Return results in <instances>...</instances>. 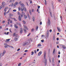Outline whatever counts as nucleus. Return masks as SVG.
<instances>
[{
    "label": "nucleus",
    "mask_w": 66,
    "mask_h": 66,
    "mask_svg": "<svg viewBox=\"0 0 66 66\" xmlns=\"http://www.w3.org/2000/svg\"><path fill=\"white\" fill-rule=\"evenodd\" d=\"M21 11H23V9L24 7V5L23 3H22L21 4Z\"/></svg>",
    "instance_id": "obj_1"
},
{
    "label": "nucleus",
    "mask_w": 66,
    "mask_h": 66,
    "mask_svg": "<svg viewBox=\"0 0 66 66\" xmlns=\"http://www.w3.org/2000/svg\"><path fill=\"white\" fill-rule=\"evenodd\" d=\"M18 38V35H17L14 38V40L15 41H17V39Z\"/></svg>",
    "instance_id": "obj_2"
},
{
    "label": "nucleus",
    "mask_w": 66,
    "mask_h": 66,
    "mask_svg": "<svg viewBox=\"0 0 66 66\" xmlns=\"http://www.w3.org/2000/svg\"><path fill=\"white\" fill-rule=\"evenodd\" d=\"M46 36L47 37L46 38V39H47V38H48V37H49V30H47V31L46 33Z\"/></svg>",
    "instance_id": "obj_3"
},
{
    "label": "nucleus",
    "mask_w": 66,
    "mask_h": 66,
    "mask_svg": "<svg viewBox=\"0 0 66 66\" xmlns=\"http://www.w3.org/2000/svg\"><path fill=\"white\" fill-rule=\"evenodd\" d=\"M28 42H24L22 44L23 46H25L26 45H27L28 44Z\"/></svg>",
    "instance_id": "obj_4"
},
{
    "label": "nucleus",
    "mask_w": 66,
    "mask_h": 66,
    "mask_svg": "<svg viewBox=\"0 0 66 66\" xmlns=\"http://www.w3.org/2000/svg\"><path fill=\"white\" fill-rule=\"evenodd\" d=\"M44 59H46V51H44Z\"/></svg>",
    "instance_id": "obj_5"
},
{
    "label": "nucleus",
    "mask_w": 66,
    "mask_h": 66,
    "mask_svg": "<svg viewBox=\"0 0 66 66\" xmlns=\"http://www.w3.org/2000/svg\"><path fill=\"white\" fill-rule=\"evenodd\" d=\"M22 32H23V29L22 28H21L20 29V34H22Z\"/></svg>",
    "instance_id": "obj_6"
},
{
    "label": "nucleus",
    "mask_w": 66,
    "mask_h": 66,
    "mask_svg": "<svg viewBox=\"0 0 66 66\" xmlns=\"http://www.w3.org/2000/svg\"><path fill=\"white\" fill-rule=\"evenodd\" d=\"M50 21L49 19H48V21L47 22V24L48 25H50Z\"/></svg>",
    "instance_id": "obj_7"
},
{
    "label": "nucleus",
    "mask_w": 66,
    "mask_h": 66,
    "mask_svg": "<svg viewBox=\"0 0 66 66\" xmlns=\"http://www.w3.org/2000/svg\"><path fill=\"white\" fill-rule=\"evenodd\" d=\"M42 51H40V52H39V53H38V55L39 56L40 55L42 54Z\"/></svg>",
    "instance_id": "obj_8"
},
{
    "label": "nucleus",
    "mask_w": 66,
    "mask_h": 66,
    "mask_svg": "<svg viewBox=\"0 0 66 66\" xmlns=\"http://www.w3.org/2000/svg\"><path fill=\"white\" fill-rule=\"evenodd\" d=\"M4 7V5H1L0 7V10H1V9H2V7L3 8V7Z\"/></svg>",
    "instance_id": "obj_9"
},
{
    "label": "nucleus",
    "mask_w": 66,
    "mask_h": 66,
    "mask_svg": "<svg viewBox=\"0 0 66 66\" xmlns=\"http://www.w3.org/2000/svg\"><path fill=\"white\" fill-rule=\"evenodd\" d=\"M57 30H58V31H59V32H61V29L60 28L57 27Z\"/></svg>",
    "instance_id": "obj_10"
},
{
    "label": "nucleus",
    "mask_w": 66,
    "mask_h": 66,
    "mask_svg": "<svg viewBox=\"0 0 66 66\" xmlns=\"http://www.w3.org/2000/svg\"><path fill=\"white\" fill-rule=\"evenodd\" d=\"M49 12H50V15L51 17H52V13H51V10H50Z\"/></svg>",
    "instance_id": "obj_11"
},
{
    "label": "nucleus",
    "mask_w": 66,
    "mask_h": 66,
    "mask_svg": "<svg viewBox=\"0 0 66 66\" xmlns=\"http://www.w3.org/2000/svg\"><path fill=\"white\" fill-rule=\"evenodd\" d=\"M19 20V21H21V17L20 16H19V18H18Z\"/></svg>",
    "instance_id": "obj_12"
},
{
    "label": "nucleus",
    "mask_w": 66,
    "mask_h": 66,
    "mask_svg": "<svg viewBox=\"0 0 66 66\" xmlns=\"http://www.w3.org/2000/svg\"><path fill=\"white\" fill-rule=\"evenodd\" d=\"M24 27L25 29H26V30H28V28H27V26L25 25H24Z\"/></svg>",
    "instance_id": "obj_13"
},
{
    "label": "nucleus",
    "mask_w": 66,
    "mask_h": 66,
    "mask_svg": "<svg viewBox=\"0 0 66 66\" xmlns=\"http://www.w3.org/2000/svg\"><path fill=\"white\" fill-rule=\"evenodd\" d=\"M29 12L31 15H32V12H31V10H29Z\"/></svg>",
    "instance_id": "obj_14"
},
{
    "label": "nucleus",
    "mask_w": 66,
    "mask_h": 66,
    "mask_svg": "<svg viewBox=\"0 0 66 66\" xmlns=\"http://www.w3.org/2000/svg\"><path fill=\"white\" fill-rule=\"evenodd\" d=\"M14 27L16 29H17L18 28V26L16 25V24H14Z\"/></svg>",
    "instance_id": "obj_15"
},
{
    "label": "nucleus",
    "mask_w": 66,
    "mask_h": 66,
    "mask_svg": "<svg viewBox=\"0 0 66 66\" xmlns=\"http://www.w3.org/2000/svg\"><path fill=\"white\" fill-rule=\"evenodd\" d=\"M40 46H42V45L40 44H39L38 45L37 47H40Z\"/></svg>",
    "instance_id": "obj_16"
},
{
    "label": "nucleus",
    "mask_w": 66,
    "mask_h": 66,
    "mask_svg": "<svg viewBox=\"0 0 66 66\" xmlns=\"http://www.w3.org/2000/svg\"><path fill=\"white\" fill-rule=\"evenodd\" d=\"M62 47L63 49H65V48H66V47H65V46L64 45H62Z\"/></svg>",
    "instance_id": "obj_17"
},
{
    "label": "nucleus",
    "mask_w": 66,
    "mask_h": 66,
    "mask_svg": "<svg viewBox=\"0 0 66 66\" xmlns=\"http://www.w3.org/2000/svg\"><path fill=\"white\" fill-rule=\"evenodd\" d=\"M27 16L28 17V18H29V19L30 20V15H29V14H27Z\"/></svg>",
    "instance_id": "obj_18"
},
{
    "label": "nucleus",
    "mask_w": 66,
    "mask_h": 66,
    "mask_svg": "<svg viewBox=\"0 0 66 66\" xmlns=\"http://www.w3.org/2000/svg\"><path fill=\"white\" fill-rule=\"evenodd\" d=\"M38 26H37L36 27V31H37V30H38Z\"/></svg>",
    "instance_id": "obj_19"
},
{
    "label": "nucleus",
    "mask_w": 66,
    "mask_h": 66,
    "mask_svg": "<svg viewBox=\"0 0 66 66\" xmlns=\"http://www.w3.org/2000/svg\"><path fill=\"white\" fill-rule=\"evenodd\" d=\"M32 19L33 21H34L35 20V18H34V17H33L32 18Z\"/></svg>",
    "instance_id": "obj_20"
},
{
    "label": "nucleus",
    "mask_w": 66,
    "mask_h": 66,
    "mask_svg": "<svg viewBox=\"0 0 66 66\" xmlns=\"http://www.w3.org/2000/svg\"><path fill=\"white\" fill-rule=\"evenodd\" d=\"M23 30H24V31L25 33L27 32V30H26V29H23Z\"/></svg>",
    "instance_id": "obj_21"
},
{
    "label": "nucleus",
    "mask_w": 66,
    "mask_h": 66,
    "mask_svg": "<svg viewBox=\"0 0 66 66\" xmlns=\"http://www.w3.org/2000/svg\"><path fill=\"white\" fill-rule=\"evenodd\" d=\"M19 4H20V5H21V4H22V3H21V1H20L19 3Z\"/></svg>",
    "instance_id": "obj_22"
},
{
    "label": "nucleus",
    "mask_w": 66,
    "mask_h": 66,
    "mask_svg": "<svg viewBox=\"0 0 66 66\" xmlns=\"http://www.w3.org/2000/svg\"><path fill=\"white\" fill-rule=\"evenodd\" d=\"M27 15H24V18L25 19H27Z\"/></svg>",
    "instance_id": "obj_23"
},
{
    "label": "nucleus",
    "mask_w": 66,
    "mask_h": 66,
    "mask_svg": "<svg viewBox=\"0 0 66 66\" xmlns=\"http://www.w3.org/2000/svg\"><path fill=\"white\" fill-rule=\"evenodd\" d=\"M18 4V2H16L15 3V4L16 5H17Z\"/></svg>",
    "instance_id": "obj_24"
},
{
    "label": "nucleus",
    "mask_w": 66,
    "mask_h": 66,
    "mask_svg": "<svg viewBox=\"0 0 66 66\" xmlns=\"http://www.w3.org/2000/svg\"><path fill=\"white\" fill-rule=\"evenodd\" d=\"M55 52V49H54L53 53V54H54V53Z\"/></svg>",
    "instance_id": "obj_25"
},
{
    "label": "nucleus",
    "mask_w": 66,
    "mask_h": 66,
    "mask_svg": "<svg viewBox=\"0 0 66 66\" xmlns=\"http://www.w3.org/2000/svg\"><path fill=\"white\" fill-rule=\"evenodd\" d=\"M31 31L32 32H33L34 31V29L33 28H32L31 30Z\"/></svg>",
    "instance_id": "obj_26"
},
{
    "label": "nucleus",
    "mask_w": 66,
    "mask_h": 66,
    "mask_svg": "<svg viewBox=\"0 0 66 66\" xmlns=\"http://www.w3.org/2000/svg\"><path fill=\"white\" fill-rule=\"evenodd\" d=\"M23 10H24L25 11H26V8L24 7V8L23 9Z\"/></svg>",
    "instance_id": "obj_27"
},
{
    "label": "nucleus",
    "mask_w": 66,
    "mask_h": 66,
    "mask_svg": "<svg viewBox=\"0 0 66 66\" xmlns=\"http://www.w3.org/2000/svg\"><path fill=\"white\" fill-rule=\"evenodd\" d=\"M5 53H6V51H4L3 52V53L4 54H5Z\"/></svg>",
    "instance_id": "obj_28"
},
{
    "label": "nucleus",
    "mask_w": 66,
    "mask_h": 66,
    "mask_svg": "<svg viewBox=\"0 0 66 66\" xmlns=\"http://www.w3.org/2000/svg\"><path fill=\"white\" fill-rule=\"evenodd\" d=\"M2 5H4V2H3L2 3Z\"/></svg>",
    "instance_id": "obj_29"
},
{
    "label": "nucleus",
    "mask_w": 66,
    "mask_h": 66,
    "mask_svg": "<svg viewBox=\"0 0 66 66\" xmlns=\"http://www.w3.org/2000/svg\"><path fill=\"white\" fill-rule=\"evenodd\" d=\"M46 62H47V59H45L44 63H46Z\"/></svg>",
    "instance_id": "obj_30"
},
{
    "label": "nucleus",
    "mask_w": 66,
    "mask_h": 66,
    "mask_svg": "<svg viewBox=\"0 0 66 66\" xmlns=\"http://www.w3.org/2000/svg\"><path fill=\"white\" fill-rule=\"evenodd\" d=\"M32 12L33 13H34V10L33 9H32Z\"/></svg>",
    "instance_id": "obj_31"
},
{
    "label": "nucleus",
    "mask_w": 66,
    "mask_h": 66,
    "mask_svg": "<svg viewBox=\"0 0 66 66\" xmlns=\"http://www.w3.org/2000/svg\"><path fill=\"white\" fill-rule=\"evenodd\" d=\"M10 40V39H6V41H7V42H9Z\"/></svg>",
    "instance_id": "obj_32"
},
{
    "label": "nucleus",
    "mask_w": 66,
    "mask_h": 66,
    "mask_svg": "<svg viewBox=\"0 0 66 66\" xmlns=\"http://www.w3.org/2000/svg\"><path fill=\"white\" fill-rule=\"evenodd\" d=\"M34 52L35 54H36V50L34 51Z\"/></svg>",
    "instance_id": "obj_33"
},
{
    "label": "nucleus",
    "mask_w": 66,
    "mask_h": 66,
    "mask_svg": "<svg viewBox=\"0 0 66 66\" xmlns=\"http://www.w3.org/2000/svg\"><path fill=\"white\" fill-rule=\"evenodd\" d=\"M15 34H15V33H14L13 34V36H15Z\"/></svg>",
    "instance_id": "obj_34"
},
{
    "label": "nucleus",
    "mask_w": 66,
    "mask_h": 66,
    "mask_svg": "<svg viewBox=\"0 0 66 66\" xmlns=\"http://www.w3.org/2000/svg\"><path fill=\"white\" fill-rule=\"evenodd\" d=\"M23 23H24V24H26V22H25V21H23Z\"/></svg>",
    "instance_id": "obj_35"
},
{
    "label": "nucleus",
    "mask_w": 66,
    "mask_h": 66,
    "mask_svg": "<svg viewBox=\"0 0 66 66\" xmlns=\"http://www.w3.org/2000/svg\"><path fill=\"white\" fill-rule=\"evenodd\" d=\"M41 42L42 43H44V40H41Z\"/></svg>",
    "instance_id": "obj_36"
},
{
    "label": "nucleus",
    "mask_w": 66,
    "mask_h": 66,
    "mask_svg": "<svg viewBox=\"0 0 66 66\" xmlns=\"http://www.w3.org/2000/svg\"><path fill=\"white\" fill-rule=\"evenodd\" d=\"M16 10L14 9L13 10V12H16Z\"/></svg>",
    "instance_id": "obj_37"
},
{
    "label": "nucleus",
    "mask_w": 66,
    "mask_h": 66,
    "mask_svg": "<svg viewBox=\"0 0 66 66\" xmlns=\"http://www.w3.org/2000/svg\"><path fill=\"white\" fill-rule=\"evenodd\" d=\"M4 45H5V46H8V45H7V44H6V43L4 44Z\"/></svg>",
    "instance_id": "obj_38"
},
{
    "label": "nucleus",
    "mask_w": 66,
    "mask_h": 66,
    "mask_svg": "<svg viewBox=\"0 0 66 66\" xmlns=\"http://www.w3.org/2000/svg\"><path fill=\"white\" fill-rule=\"evenodd\" d=\"M21 65V63H20L18 65V66H20Z\"/></svg>",
    "instance_id": "obj_39"
},
{
    "label": "nucleus",
    "mask_w": 66,
    "mask_h": 66,
    "mask_svg": "<svg viewBox=\"0 0 66 66\" xmlns=\"http://www.w3.org/2000/svg\"><path fill=\"white\" fill-rule=\"evenodd\" d=\"M31 53L32 54H31V55H33V54H34V52H32Z\"/></svg>",
    "instance_id": "obj_40"
},
{
    "label": "nucleus",
    "mask_w": 66,
    "mask_h": 66,
    "mask_svg": "<svg viewBox=\"0 0 66 66\" xmlns=\"http://www.w3.org/2000/svg\"><path fill=\"white\" fill-rule=\"evenodd\" d=\"M16 5L15 4H14L13 5V6L14 7H15Z\"/></svg>",
    "instance_id": "obj_41"
},
{
    "label": "nucleus",
    "mask_w": 66,
    "mask_h": 66,
    "mask_svg": "<svg viewBox=\"0 0 66 66\" xmlns=\"http://www.w3.org/2000/svg\"><path fill=\"white\" fill-rule=\"evenodd\" d=\"M18 14L19 15H20V12H18Z\"/></svg>",
    "instance_id": "obj_42"
},
{
    "label": "nucleus",
    "mask_w": 66,
    "mask_h": 66,
    "mask_svg": "<svg viewBox=\"0 0 66 66\" xmlns=\"http://www.w3.org/2000/svg\"><path fill=\"white\" fill-rule=\"evenodd\" d=\"M53 40H54V39H55V37H54V36L53 37Z\"/></svg>",
    "instance_id": "obj_43"
},
{
    "label": "nucleus",
    "mask_w": 66,
    "mask_h": 66,
    "mask_svg": "<svg viewBox=\"0 0 66 66\" xmlns=\"http://www.w3.org/2000/svg\"><path fill=\"white\" fill-rule=\"evenodd\" d=\"M42 21H41L40 22V25H42Z\"/></svg>",
    "instance_id": "obj_44"
},
{
    "label": "nucleus",
    "mask_w": 66,
    "mask_h": 66,
    "mask_svg": "<svg viewBox=\"0 0 66 66\" xmlns=\"http://www.w3.org/2000/svg\"><path fill=\"white\" fill-rule=\"evenodd\" d=\"M18 10L19 11H20V7H19Z\"/></svg>",
    "instance_id": "obj_45"
},
{
    "label": "nucleus",
    "mask_w": 66,
    "mask_h": 66,
    "mask_svg": "<svg viewBox=\"0 0 66 66\" xmlns=\"http://www.w3.org/2000/svg\"><path fill=\"white\" fill-rule=\"evenodd\" d=\"M14 21H17V20H16V19L15 18H14Z\"/></svg>",
    "instance_id": "obj_46"
},
{
    "label": "nucleus",
    "mask_w": 66,
    "mask_h": 66,
    "mask_svg": "<svg viewBox=\"0 0 66 66\" xmlns=\"http://www.w3.org/2000/svg\"><path fill=\"white\" fill-rule=\"evenodd\" d=\"M20 50V48H19V49H18L17 50V51H19Z\"/></svg>",
    "instance_id": "obj_47"
},
{
    "label": "nucleus",
    "mask_w": 66,
    "mask_h": 66,
    "mask_svg": "<svg viewBox=\"0 0 66 66\" xmlns=\"http://www.w3.org/2000/svg\"><path fill=\"white\" fill-rule=\"evenodd\" d=\"M10 21V19H8V22H9V21Z\"/></svg>",
    "instance_id": "obj_48"
},
{
    "label": "nucleus",
    "mask_w": 66,
    "mask_h": 66,
    "mask_svg": "<svg viewBox=\"0 0 66 66\" xmlns=\"http://www.w3.org/2000/svg\"><path fill=\"white\" fill-rule=\"evenodd\" d=\"M5 21H3L2 22V23H5Z\"/></svg>",
    "instance_id": "obj_49"
},
{
    "label": "nucleus",
    "mask_w": 66,
    "mask_h": 66,
    "mask_svg": "<svg viewBox=\"0 0 66 66\" xmlns=\"http://www.w3.org/2000/svg\"><path fill=\"white\" fill-rule=\"evenodd\" d=\"M11 23H13V22H12V20H11L10 21Z\"/></svg>",
    "instance_id": "obj_50"
},
{
    "label": "nucleus",
    "mask_w": 66,
    "mask_h": 66,
    "mask_svg": "<svg viewBox=\"0 0 66 66\" xmlns=\"http://www.w3.org/2000/svg\"><path fill=\"white\" fill-rule=\"evenodd\" d=\"M13 5H14V4H13V3H12L11 4V7H12V6H13Z\"/></svg>",
    "instance_id": "obj_51"
},
{
    "label": "nucleus",
    "mask_w": 66,
    "mask_h": 66,
    "mask_svg": "<svg viewBox=\"0 0 66 66\" xmlns=\"http://www.w3.org/2000/svg\"><path fill=\"white\" fill-rule=\"evenodd\" d=\"M60 51H59V52H58L59 54H61V53L60 52Z\"/></svg>",
    "instance_id": "obj_52"
},
{
    "label": "nucleus",
    "mask_w": 66,
    "mask_h": 66,
    "mask_svg": "<svg viewBox=\"0 0 66 66\" xmlns=\"http://www.w3.org/2000/svg\"><path fill=\"white\" fill-rule=\"evenodd\" d=\"M2 66V63H0V66Z\"/></svg>",
    "instance_id": "obj_53"
},
{
    "label": "nucleus",
    "mask_w": 66,
    "mask_h": 66,
    "mask_svg": "<svg viewBox=\"0 0 66 66\" xmlns=\"http://www.w3.org/2000/svg\"><path fill=\"white\" fill-rule=\"evenodd\" d=\"M28 52V50H26L24 51L25 52Z\"/></svg>",
    "instance_id": "obj_54"
},
{
    "label": "nucleus",
    "mask_w": 66,
    "mask_h": 66,
    "mask_svg": "<svg viewBox=\"0 0 66 66\" xmlns=\"http://www.w3.org/2000/svg\"><path fill=\"white\" fill-rule=\"evenodd\" d=\"M4 11L5 12H6V9H4Z\"/></svg>",
    "instance_id": "obj_55"
},
{
    "label": "nucleus",
    "mask_w": 66,
    "mask_h": 66,
    "mask_svg": "<svg viewBox=\"0 0 66 66\" xmlns=\"http://www.w3.org/2000/svg\"><path fill=\"white\" fill-rule=\"evenodd\" d=\"M50 32H52V30L50 29Z\"/></svg>",
    "instance_id": "obj_56"
},
{
    "label": "nucleus",
    "mask_w": 66,
    "mask_h": 66,
    "mask_svg": "<svg viewBox=\"0 0 66 66\" xmlns=\"http://www.w3.org/2000/svg\"><path fill=\"white\" fill-rule=\"evenodd\" d=\"M30 33L28 35H27V36H30Z\"/></svg>",
    "instance_id": "obj_57"
},
{
    "label": "nucleus",
    "mask_w": 66,
    "mask_h": 66,
    "mask_svg": "<svg viewBox=\"0 0 66 66\" xmlns=\"http://www.w3.org/2000/svg\"><path fill=\"white\" fill-rule=\"evenodd\" d=\"M9 31L10 32H11V33H12V32L11 31V29H9Z\"/></svg>",
    "instance_id": "obj_58"
},
{
    "label": "nucleus",
    "mask_w": 66,
    "mask_h": 66,
    "mask_svg": "<svg viewBox=\"0 0 66 66\" xmlns=\"http://www.w3.org/2000/svg\"><path fill=\"white\" fill-rule=\"evenodd\" d=\"M45 5H46L47 4V2H45Z\"/></svg>",
    "instance_id": "obj_59"
},
{
    "label": "nucleus",
    "mask_w": 66,
    "mask_h": 66,
    "mask_svg": "<svg viewBox=\"0 0 66 66\" xmlns=\"http://www.w3.org/2000/svg\"><path fill=\"white\" fill-rule=\"evenodd\" d=\"M12 2V0H10L9 1L10 3H11Z\"/></svg>",
    "instance_id": "obj_60"
},
{
    "label": "nucleus",
    "mask_w": 66,
    "mask_h": 66,
    "mask_svg": "<svg viewBox=\"0 0 66 66\" xmlns=\"http://www.w3.org/2000/svg\"><path fill=\"white\" fill-rule=\"evenodd\" d=\"M8 9V7H6L5 8V9Z\"/></svg>",
    "instance_id": "obj_61"
},
{
    "label": "nucleus",
    "mask_w": 66,
    "mask_h": 66,
    "mask_svg": "<svg viewBox=\"0 0 66 66\" xmlns=\"http://www.w3.org/2000/svg\"><path fill=\"white\" fill-rule=\"evenodd\" d=\"M6 13L5 12H4V15L5 16L6 15Z\"/></svg>",
    "instance_id": "obj_62"
},
{
    "label": "nucleus",
    "mask_w": 66,
    "mask_h": 66,
    "mask_svg": "<svg viewBox=\"0 0 66 66\" xmlns=\"http://www.w3.org/2000/svg\"><path fill=\"white\" fill-rule=\"evenodd\" d=\"M4 53H2V56H3V55H4Z\"/></svg>",
    "instance_id": "obj_63"
},
{
    "label": "nucleus",
    "mask_w": 66,
    "mask_h": 66,
    "mask_svg": "<svg viewBox=\"0 0 66 66\" xmlns=\"http://www.w3.org/2000/svg\"><path fill=\"white\" fill-rule=\"evenodd\" d=\"M19 26L20 27H21V24H19Z\"/></svg>",
    "instance_id": "obj_64"
}]
</instances>
